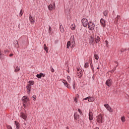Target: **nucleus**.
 I'll use <instances>...</instances> for the list:
<instances>
[{"mask_svg": "<svg viewBox=\"0 0 129 129\" xmlns=\"http://www.w3.org/2000/svg\"><path fill=\"white\" fill-rule=\"evenodd\" d=\"M28 83H29L28 85H30V86H32V85L35 84V82H34L33 81H29Z\"/></svg>", "mask_w": 129, "mask_h": 129, "instance_id": "nucleus-23", "label": "nucleus"}, {"mask_svg": "<svg viewBox=\"0 0 129 129\" xmlns=\"http://www.w3.org/2000/svg\"><path fill=\"white\" fill-rule=\"evenodd\" d=\"M62 83H63L64 86H66V87H67V88H69V89H70V88H71V87H70V85H69L68 83H67V82L65 80H63Z\"/></svg>", "mask_w": 129, "mask_h": 129, "instance_id": "nucleus-10", "label": "nucleus"}, {"mask_svg": "<svg viewBox=\"0 0 129 129\" xmlns=\"http://www.w3.org/2000/svg\"><path fill=\"white\" fill-rule=\"evenodd\" d=\"M74 101L77 103V98L75 97V99H74Z\"/></svg>", "mask_w": 129, "mask_h": 129, "instance_id": "nucleus-43", "label": "nucleus"}, {"mask_svg": "<svg viewBox=\"0 0 129 129\" xmlns=\"http://www.w3.org/2000/svg\"><path fill=\"white\" fill-rule=\"evenodd\" d=\"M124 51H126V49H125L124 50L122 49V50H121V53H122V52H124Z\"/></svg>", "mask_w": 129, "mask_h": 129, "instance_id": "nucleus-46", "label": "nucleus"}, {"mask_svg": "<svg viewBox=\"0 0 129 129\" xmlns=\"http://www.w3.org/2000/svg\"><path fill=\"white\" fill-rule=\"evenodd\" d=\"M22 100L23 103V106L26 108V107L30 104V99L27 96H24L22 97Z\"/></svg>", "mask_w": 129, "mask_h": 129, "instance_id": "nucleus-1", "label": "nucleus"}, {"mask_svg": "<svg viewBox=\"0 0 129 129\" xmlns=\"http://www.w3.org/2000/svg\"><path fill=\"white\" fill-rule=\"evenodd\" d=\"M36 77H37V78H39V79L41 78V75H40V74H37V75H36Z\"/></svg>", "mask_w": 129, "mask_h": 129, "instance_id": "nucleus-38", "label": "nucleus"}, {"mask_svg": "<svg viewBox=\"0 0 129 129\" xmlns=\"http://www.w3.org/2000/svg\"><path fill=\"white\" fill-rule=\"evenodd\" d=\"M82 24L83 27H87L89 24L88 20L86 18H83L82 19Z\"/></svg>", "mask_w": 129, "mask_h": 129, "instance_id": "nucleus-3", "label": "nucleus"}, {"mask_svg": "<svg viewBox=\"0 0 129 129\" xmlns=\"http://www.w3.org/2000/svg\"><path fill=\"white\" fill-rule=\"evenodd\" d=\"M29 21L31 22V24H34L35 23V20H34V18H33V17H32L31 14H30L29 16Z\"/></svg>", "mask_w": 129, "mask_h": 129, "instance_id": "nucleus-15", "label": "nucleus"}, {"mask_svg": "<svg viewBox=\"0 0 129 129\" xmlns=\"http://www.w3.org/2000/svg\"><path fill=\"white\" fill-rule=\"evenodd\" d=\"M93 37L91 36L89 40V42L90 44H91V45H93Z\"/></svg>", "mask_w": 129, "mask_h": 129, "instance_id": "nucleus-19", "label": "nucleus"}, {"mask_svg": "<svg viewBox=\"0 0 129 129\" xmlns=\"http://www.w3.org/2000/svg\"><path fill=\"white\" fill-rule=\"evenodd\" d=\"M121 120L122 122H124V121H125V118L124 117V116H122L121 117Z\"/></svg>", "mask_w": 129, "mask_h": 129, "instance_id": "nucleus-30", "label": "nucleus"}, {"mask_svg": "<svg viewBox=\"0 0 129 129\" xmlns=\"http://www.w3.org/2000/svg\"><path fill=\"white\" fill-rule=\"evenodd\" d=\"M59 29L61 33H64V27L63 26L60 25Z\"/></svg>", "mask_w": 129, "mask_h": 129, "instance_id": "nucleus-22", "label": "nucleus"}, {"mask_svg": "<svg viewBox=\"0 0 129 129\" xmlns=\"http://www.w3.org/2000/svg\"><path fill=\"white\" fill-rule=\"evenodd\" d=\"M106 85L108 86V87H110L112 85V80L111 79H108L105 82Z\"/></svg>", "mask_w": 129, "mask_h": 129, "instance_id": "nucleus-4", "label": "nucleus"}, {"mask_svg": "<svg viewBox=\"0 0 129 129\" xmlns=\"http://www.w3.org/2000/svg\"><path fill=\"white\" fill-rule=\"evenodd\" d=\"M51 30H52V28L51 27V26H49V28H48V33H49V34H52V32H51Z\"/></svg>", "mask_w": 129, "mask_h": 129, "instance_id": "nucleus-34", "label": "nucleus"}, {"mask_svg": "<svg viewBox=\"0 0 129 129\" xmlns=\"http://www.w3.org/2000/svg\"><path fill=\"white\" fill-rule=\"evenodd\" d=\"M71 41H72V43L71 45V48L72 49V48L74 47L75 45V40H74V36H71Z\"/></svg>", "mask_w": 129, "mask_h": 129, "instance_id": "nucleus-7", "label": "nucleus"}, {"mask_svg": "<svg viewBox=\"0 0 129 129\" xmlns=\"http://www.w3.org/2000/svg\"><path fill=\"white\" fill-rule=\"evenodd\" d=\"M24 14V12L22 10H21L20 11V15L21 17H22V16H23V14Z\"/></svg>", "mask_w": 129, "mask_h": 129, "instance_id": "nucleus-36", "label": "nucleus"}, {"mask_svg": "<svg viewBox=\"0 0 129 129\" xmlns=\"http://www.w3.org/2000/svg\"><path fill=\"white\" fill-rule=\"evenodd\" d=\"M100 23L101 24V27H103V28H105V26H106V23H105V20H104V19L101 18L100 19Z\"/></svg>", "mask_w": 129, "mask_h": 129, "instance_id": "nucleus-9", "label": "nucleus"}, {"mask_svg": "<svg viewBox=\"0 0 129 129\" xmlns=\"http://www.w3.org/2000/svg\"><path fill=\"white\" fill-rule=\"evenodd\" d=\"M5 58V55L2 54V52L0 51V59L2 60Z\"/></svg>", "mask_w": 129, "mask_h": 129, "instance_id": "nucleus-25", "label": "nucleus"}, {"mask_svg": "<svg viewBox=\"0 0 129 129\" xmlns=\"http://www.w3.org/2000/svg\"><path fill=\"white\" fill-rule=\"evenodd\" d=\"M4 52L5 54H7V53H8L9 51L8 50H5Z\"/></svg>", "mask_w": 129, "mask_h": 129, "instance_id": "nucleus-49", "label": "nucleus"}, {"mask_svg": "<svg viewBox=\"0 0 129 129\" xmlns=\"http://www.w3.org/2000/svg\"><path fill=\"white\" fill-rule=\"evenodd\" d=\"M20 117H22L24 120H27V115L25 113H21Z\"/></svg>", "mask_w": 129, "mask_h": 129, "instance_id": "nucleus-13", "label": "nucleus"}, {"mask_svg": "<svg viewBox=\"0 0 129 129\" xmlns=\"http://www.w3.org/2000/svg\"><path fill=\"white\" fill-rule=\"evenodd\" d=\"M71 41H68V43L67 44V49H69V48H70V47H71Z\"/></svg>", "mask_w": 129, "mask_h": 129, "instance_id": "nucleus-20", "label": "nucleus"}, {"mask_svg": "<svg viewBox=\"0 0 129 129\" xmlns=\"http://www.w3.org/2000/svg\"><path fill=\"white\" fill-rule=\"evenodd\" d=\"M37 96H36V95H33L32 97V99H33V100L36 101L37 100Z\"/></svg>", "mask_w": 129, "mask_h": 129, "instance_id": "nucleus-33", "label": "nucleus"}, {"mask_svg": "<svg viewBox=\"0 0 129 129\" xmlns=\"http://www.w3.org/2000/svg\"><path fill=\"white\" fill-rule=\"evenodd\" d=\"M74 116L75 120H78V119H79L80 116L79 115L77 114V113H75Z\"/></svg>", "mask_w": 129, "mask_h": 129, "instance_id": "nucleus-17", "label": "nucleus"}, {"mask_svg": "<svg viewBox=\"0 0 129 129\" xmlns=\"http://www.w3.org/2000/svg\"><path fill=\"white\" fill-rule=\"evenodd\" d=\"M88 98H89V97H86V98H84L83 99V100H88Z\"/></svg>", "mask_w": 129, "mask_h": 129, "instance_id": "nucleus-44", "label": "nucleus"}, {"mask_svg": "<svg viewBox=\"0 0 129 129\" xmlns=\"http://www.w3.org/2000/svg\"><path fill=\"white\" fill-rule=\"evenodd\" d=\"M71 29L73 30H75V24H72L71 26Z\"/></svg>", "mask_w": 129, "mask_h": 129, "instance_id": "nucleus-27", "label": "nucleus"}, {"mask_svg": "<svg viewBox=\"0 0 129 129\" xmlns=\"http://www.w3.org/2000/svg\"><path fill=\"white\" fill-rule=\"evenodd\" d=\"M95 42L96 43V44H97V43H98V42H99V41H100V37H99V36H97V37H96L95 38Z\"/></svg>", "mask_w": 129, "mask_h": 129, "instance_id": "nucleus-21", "label": "nucleus"}, {"mask_svg": "<svg viewBox=\"0 0 129 129\" xmlns=\"http://www.w3.org/2000/svg\"><path fill=\"white\" fill-rule=\"evenodd\" d=\"M90 65L91 67V69L93 70L94 69H93V65L92 64V62L91 61Z\"/></svg>", "mask_w": 129, "mask_h": 129, "instance_id": "nucleus-39", "label": "nucleus"}, {"mask_svg": "<svg viewBox=\"0 0 129 129\" xmlns=\"http://www.w3.org/2000/svg\"><path fill=\"white\" fill-rule=\"evenodd\" d=\"M55 7V4H50L48 6V10H49V11H52L53 10V9H54Z\"/></svg>", "mask_w": 129, "mask_h": 129, "instance_id": "nucleus-14", "label": "nucleus"}, {"mask_svg": "<svg viewBox=\"0 0 129 129\" xmlns=\"http://www.w3.org/2000/svg\"><path fill=\"white\" fill-rule=\"evenodd\" d=\"M50 68H51V71L53 73V72H54V69H53L52 67H50Z\"/></svg>", "mask_w": 129, "mask_h": 129, "instance_id": "nucleus-45", "label": "nucleus"}, {"mask_svg": "<svg viewBox=\"0 0 129 129\" xmlns=\"http://www.w3.org/2000/svg\"><path fill=\"white\" fill-rule=\"evenodd\" d=\"M89 119L90 120H93V114H92L91 111L89 112Z\"/></svg>", "mask_w": 129, "mask_h": 129, "instance_id": "nucleus-12", "label": "nucleus"}, {"mask_svg": "<svg viewBox=\"0 0 129 129\" xmlns=\"http://www.w3.org/2000/svg\"><path fill=\"white\" fill-rule=\"evenodd\" d=\"M93 80H94V76H93Z\"/></svg>", "mask_w": 129, "mask_h": 129, "instance_id": "nucleus-53", "label": "nucleus"}, {"mask_svg": "<svg viewBox=\"0 0 129 129\" xmlns=\"http://www.w3.org/2000/svg\"><path fill=\"white\" fill-rule=\"evenodd\" d=\"M94 57L96 60H98V59H99V56H98V54H95Z\"/></svg>", "mask_w": 129, "mask_h": 129, "instance_id": "nucleus-31", "label": "nucleus"}, {"mask_svg": "<svg viewBox=\"0 0 129 129\" xmlns=\"http://www.w3.org/2000/svg\"><path fill=\"white\" fill-rule=\"evenodd\" d=\"M39 74L40 75L41 77H45V76H46V74L42 73H40Z\"/></svg>", "mask_w": 129, "mask_h": 129, "instance_id": "nucleus-35", "label": "nucleus"}, {"mask_svg": "<svg viewBox=\"0 0 129 129\" xmlns=\"http://www.w3.org/2000/svg\"><path fill=\"white\" fill-rule=\"evenodd\" d=\"M88 26L89 29L91 31H93V30H94V27H95V25H94V23H92V22H89Z\"/></svg>", "mask_w": 129, "mask_h": 129, "instance_id": "nucleus-2", "label": "nucleus"}, {"mask_svg": "<svg viewBox=\"0 0 129 129\" xmlns=\"http://www.w3.org/2000/svg\"><path fill=\"white\" fill-rule=\"evenodd\" d=\"M89 67V64L88 63V62H86L84 65L85 68H88Z\"/></svg>", "mask_w": 129, "mask_h": 129, "instance_id": "nucleus-29", "label": "nucleus"}, {"mask_svg": "<svg viewBox=\"0 0 129 129\" xmlns=\"http://www.w3.org/2000/svg\"><path fill=\"white\" fill-rule=\"evenodd\" d=\"M78 111L80 113L81 111V110L80 109H78Z\"/></svg>", "mask_w": 129, "mask_h": 129, "instance_id": "nucleus-50", "label": "nucleus"}, {"mask_svg": "<svg viewBox=\"0 0 129 129\" xmlns=\"http://www.w3.org/2000/svg\"><path fill=\"white\" fill-rule=\"evenodd\" d=\"M116 68H114V69H113V71H112V72H114V71H115V70H116Z\"/></svg>", "mask_w": 129, "mask_h": 129, "instance_id": "nucleus-48", "label": "nucleus"}, {"mask_svg": "<svg viewBox=\"0 0 129 129\" xmlns=\"http://www.w3.org/2000/svg\"><path fill=\"white\" fill-rule=\"evenodd\" d=\"M115 63H116V64H117V62L116 61Z\"/></svg>", "mask_w": 129, "mask_h": 129, "instance_id": "nucleus-55", "label": "nucleus"}, {"mask_svg": "<svg viewBox=\"0 0 129 129\" xmlns=\"http://www.w3.org/2000/svg\"><path fill=\"white\" fill-rule=\"evenodd\" d=\"M97 69H99V68H97Z\"/></svg>", "mask_w": 129, "mask_h": 129, "instance_id": "nucleus-56", "label": "nucleus"}, {"mask_svg": "<svg viewBox=\"0 0 129 129\" xmlns=\"http://www.w3.org/2000/svg\"><path fill=\"white\" fill-rule=\"evenodd\" d=\"M117 18H119V16H117Z\"/></svg>", "mask_w": 129, "mask_h": 129, "instance_id": "nucleus-54", "label": "nucleus"}, {"mask_svg": "<svg viewBox=\"0 0 129 129\" xmlns=\"http://www.w3.org/2000/svg\"><path fill=\"white\" fill-rule=\"evenodd\" d=\"M104 106L107 109L109 112H113V109L111 108V107L109 106L108 104H104Z\"/></svg>", "mask_w": 129, "mask_h": 129, "instance_id": "nucleus-6", "label": "nucleus"}, {"mask_svg": "<svg viewBox=\"0 0 129 129\" xmlns=\"http://www.w3.org/2000/svg\"><path fill=\"white\" fill-rule=\"evenodd\" d=\"M68 73H69V71H68Z\"/></svg>", "mask_w": 129, "mask_h": 129, "instance_id": "nucleus-57", "label": "nucleus"}, {"mask_svg": "<svg viewBox=\"0 0 129 129\" xmlns=\"http://www.w3.org/2000/svg\"><path fill=\"white\" fill-rule=\"evenodd\" d=\"M95 129H99V128L98 127H96Z\"/></svg>", "mask_w": 129, "mask_h": 129, "instance_id": "nucleus-52", "label": "nucleus"}, {"mask_svg": "<svg viewBox=\"0 0 129 129\" xmlns=\"http://www.w3.org/2000/svg\"><path fill=\"white\" fill-rule=\"evenodd\" d=\"M73 89L75 90V83H73Z\"/></svg>", "mask_w": 129, "mask_h": 129, "instance_id": "nucleus-41", "label": "nucleus"}, {"mask_svg": "<svg viewBox=\"0 0 129 129\" xmlns=\"http://www.w3.org/2000/svg\"><path fill=\"white\" fill-rule=\"evenodd\" d=\"M22 126H23L24 127H26V122L24 121V122H23V124H22Z\"/></svg>", "mask_w": 129, "mask_h": 129, "instance_id": "nucleus-40", "label": "nucleus"}, {"mask_svg": "<svg viewBox=\"0 0 129 129\" xmlns=\"http://www.w3.org/2000/svg\"><path fill=\"white\" fill-rule=\"evenodd\" d=\"M28 94H30V92L32 91V87L31 85H28L26 87Z\"/></svg>", "mask_w": 129, "mask_h": 129, "instance_id": "nucleus-11", "label": "nucleus"}, {"mask_svg": "<svg viewBox=\"0 0 129 129\" xmlns=\"http://www.w3.org/2000/svg\"><path fill=\"white\" fill-rule=\"evenodd\" d=\"M10 57H12V56H14V54H12V53H11L10 55H9Z\"/></svg>", "mask_w": 129, "mask_h": 129, "instance_id": "nucleus-47", "label": "nucleus"}, {"mask_svg": "<svg viewBox=\"0 0 129 129\" xmlns=\"http://www.w3.org/2000/svg\"><path fill=\"white\" fill-rule=\"evenodd\" d=\"M77 75L79 76V78H81V77H82V75H83L82 70L80 68L77 69Z\"/></svg>", "mask_w": 129, "mask_h": 129, "instance_id": "nucleus-5", "label": "nucleus"}, {"mask_svg": "<svg viewBox=\"0 0 129 129\" xmlns=\"http://www.w3.org/2000/svg\"><path fill=\"white\" fill-rule=\"evenodd\" d=\"M103 14H104V16H105V17H107V15H108V12L105 10V11H104Z\"/></svg>", "mask_w": 129, "mask_h": 129, "instance_id": "nucleus-26", "label": "nucleus"}, {"mask_svg": "<svg viewBox=\"0 0 129 129\" xmlns=\"http://www.w3.org/2000/svg\"><path fill=\"white\" fill-rule=\"evenodd\" d=\"M15 123L16 125V129H20V123L17 121H15Z\"/></svg>", "mask_w": 129, "mask_h": 129, "instance_id": "nucleus-16", "label": "nucleus"}, {"mask_svg": "<svg viewBox=\"0 0 129 129\" xmlns=\"http://www.w3.org/2000/svg\"><path fill=\"white\" fill-rule=\"evenodd\" d=\"M105 42L106 47H108V42L107 41V40H106Z\"/></svg>", "mask_w": 129, "mask_h": 129, "instance_id": "nucleus-42", "label": "nucleus"}, {"mask_svg": "<svg viewBox=\"0 0 129 129\" xmlns=\"http://www.w3.org/2000/svg\"><path fill=\"white\" fill-rule=\"evenodd\" d=\"M6 126L7 129H13V128L12 127V126L11 125H7Z\"/></svg>", "mask_w": 129, "mask_h": 129, "instance_id": "nucleus-37", "label": "nucleus"}, {"mask_svg": "<svg viewBox=\"0 0 129 129\" xmlns=\"http://www.w3.org/2000/svg\"><path fill=\"white\" fill-rule=\"evenodd\" d=\"M97 122L99 123H102V120H103V118L102 117V115H99L97 117Z\"/></svg>", "mask_w": 129, "mask_h": 129, "instance_id": "nucleus-8", "label": "nucleus"}, {"mask_svg": "<svg viewBox=\"0 0 129 129\" xmlns=\"http://www.w3.org/2000/svg\"><path fill=\"white\" fill-rule=\"evenodd\" d=\"M44 50H45L46 53H48V48L47 46H46V44H44Z\"/></svg>", "mask_w": 129, "mask_h": 129, "instance_id": "nucleus-24", "label": "nucleus"}, {"mask_svg": "<svg viewBox=\"0 0 129 129\" xmlns=\"http://www.w3.org/2000/svg\"><path fill=\"white\" fill-rule=\"evenodd\" d=\"M67 79H68V81L69 83H70V82L71 81V78H70V76H68L67 77Z\"/></svg>", "mask_w": 129, "mask_h": 129, "instance_id": "nucleus-32", "label": "nucleus"}, {"mask_svg": "<svg viewBox=\"0 0 129 129\" xmlns=\"http://www.w3.org/2000/svg\"><path fill=\"white\" fill-rule=\"evenodd\" d=\"M79 113L81 114V115H82V111H81Z\"/></svg>", "mask_w": 129, "mask_h": 129, "instance_id": "nucleus-51", "label": "nucleus"}, {"mask_svg": "<svg viewBox=\"0 0 129 129\" xmlns=\"http://www.w3.org/2000/svg\"><path fill=\"white\" fill-rule=\"evenodd\" d=\"M20 71V67H19L18 66L16 67V68L15 69L14 72H18V71Z\"/></svg>", "mask_w": 129, "mask_h": 129, "instance_id": "nucleus-28", "label": "nucleus"}, {"mask_svg": "<svg viewBox=\"0 0 129 129\" xmlns=\"http://www.w3.org/2000/svg\"><path fill=\"white\" fill-rule=\"evenodd\" d=\"M88 97H89V98H88V101H89V102H92L94 101V97H90V96H89Z\"/></svg>", "mask_w": 129, "mask_h": 129, "instance_id": "nucleus-18", "label": "nucleus"}]
</instances>
